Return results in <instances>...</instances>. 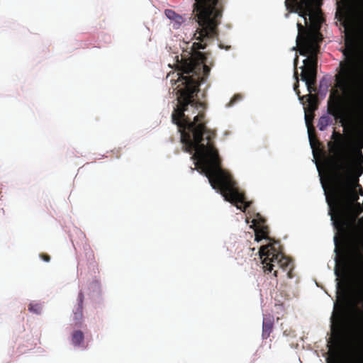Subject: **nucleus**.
Returning a JSON list of instances; mask_svg holds the SVG:
<instances>
[{
  "instance_id": "nucleus-1",
  "label": "nucleus",
  "mask_w": 363,
  "mask_h": 363,
  "mask_svg": "<svg viewBox=\"0 0 363 363\" xmlns=\"http://www.w3.org/2000/svg\"><path fill=\"white\" fill-rule=\"evenodd\" d=\"M193 14L199 25L194 36L199 42L193 43L191 56L182 57L178 64L181 72L177 74L178 77L174 82L179 83L176 93L177 104L172 112V121L181 133L184 150L191 154L194 152L191 159L195 161L197 169L208 178L213 189L220 191L225 201L245 212L251 202L245 201V194L239 191L236 182L222 169L218 151L213 141L216 132L206 127V106L196 99L201 81L210 72L206 65L207 57L199 50L205 49L208 41L218 38L222 16L212 30L209 23L211 16L206 20L207 23H203L196 11L195 3Z\"/></svg>"
},
{
  "instance_id": "nucleus-2",
  "label": "nucleus",
  "mask_w": 363,
  "mask_h": 363,
  "mask_svg": "<svg viewBox=\"0 0 363 363\" xmlns=\"http://www.w3.org/2000/svg\"><path fill=\"white\" fill-rule=\"evenodd\" d=\"M359 62L354 55L340 62L335 76L338 87L347 101V108L342 113L337 101L328 103V112L341 118L342 125L350 127L363 135V82H359Z\"/></svg>"
},
{
  "instance_id": "nucleus-3",
  "label": "nucleus",
  "mask_w": 363,
  "mask_h": 363,
  "mask_svg": "<svg viewBox=\"0 0 363 363\" xmlns=\"http://www.w3.org/2000/svg\"><path fill=\"white\" fill-rule=\"evenodd\" d=\"M296 12L303 18L305 24L308 23V16L311 21L312 32H307L303 26L298 23V34L296 38L299 53L303 56H308L303 60V66L301 77L302 81H306L308 88L311 91V86L315 83L317 77V55L320 51L319 43L323 37L319 32L323 21L321 11L314 10L311 0H301L297 3Z\"/></svg>"
},
{
  "instance_id": "nucleus-4",
  "label": "nucleus",
  "mask_w": 363,
  "mask_h": 363,
  "mask_svg": "<svg viewBox=\"0 0 363 363\" xmlns=\"http://www.w3.org/2000/svg\"><path fill=\"white\" fill-rule=\"evenodd\" d=\"M363 172V167H360L357 173L354 172L350 163H338L335 169L333 171L331 177L330 195L326 194L327 202L331 209L337 213H342L343 202L349 193H354L355 186L360 188V194L363 195L361 186L358 184L359 177ZM323 187L326 193L325 184Z\"/></svg>"
},
{
  "instance_id": "nucleus-5",
  "label": "nucleus",
  "mask_w": 363,
  "mask_h": 363,
  "mask_svg": "<svg viewBox=\"0 0 363 363\" xmlns=\"http://www.w3.org/2000/svg\"><path fill=\"white\" fill-rule=\"evenodd\" d=\"M260 258L262 259V268L265 274L273 272L275 277L278 276V270L274 269L277 267L281 269L283 272L289 279L294 277L293 269L294 264L289 257L284 256L279 242L274 241L272 243L262 245L259 250Z\"/></svg>"
},
{
  "instance_id": "nucleus-6",
  "label": "nucleus",
  "mask_w": 363,
  "mask_h": 363,
  "mask_svg": "<svg viewBox=\"0 0 363 363\" xmlns=\"http://www.w3.org/2000/svg\"><path fill=\"white\" fill-rule=\"evenodd\" d=\"M196 11L199 16V19L203 23H207L206 20L209 16V21L212 30L217 25L219 18L223 16V5L220 0H194Z\"/></svg>"
},
{
  "instance_id": "nucleus-7",
  "label": "nucleus",
  "mask_w": 363,
  "mask_h": 363,
  "mask_svg": "<svg viewBox=\"0 0 363 363\" xmlns=\"http://www.w3.org/2000/svg\"><path fill=\"white\" fill-rule=\"evenodd\" d=\"M332 139L334 142H329L328 145L330 151L337 156L333 164V171L335 169L336 164L338 163H350L345 150V142L343 135L336 131H333Z\"/></svg>"
},
{
  "instance_id": "nucleus-8",
  "label": "nucleus",
  "mask_w": 363,
  "mask_h": 363,
  "mask_svg": "<svg viewBox=\"0 0 363 363\" xmlns=\"http://www.w3.org/2000/svg\"><path fill=\"white\" fill-rule=\"evenodd\" d=\"M350 11L351 16L344 23V26H352L358 35L363 38V0H352Z\"/></svg>"
},
{
  "instance_id": "nucleus-9",
  "label": "nucleus",
  "mask_w": 363,
  "mask_h": 363,
  "mask_svg": "<svg viewBox=\"0 0 363 363\" xmlns=\"http://www.w3.org/2000/svg\"><path fill=\"white\" fill-rule=\"evenodd\" d=\"M345 300L343 299L342 303L339 305V308L337 309V304H335V310L331 317V331L333 336L339 340L341 337L344 320H345Z\"/></svg>"
},
{
  "instance_id": "nucleus-10",
  "label": "nucleus",
  "mask_w": 363,
  "mask_h": 363,
  "mask_svg": "<svg viewBox=\"0 0 363 363\" xmlns=\"http://www.w3.org/2000/svg\"><path fill=\"white\" fill-rule=\"evenodd\" d=\"M341 251L342 257L345 262L360 267L363 266V255L357 245L344 243Z\"/></svg>"
},
{
  "instance_id": "nucleus-11",
  "label": "nucleus",
  "mask_w": 363,
  "mask_h": 363,
  "mask_svg": "<svg viewBox=\"0 0 363 363\" xmlns=\"http://www.w3.org/2000/svg\"><path fill=\"white\" fill-rule=\"evenodd\" d=\"M298 62V57L297 55H296L294 60V76L296 79V82L294 84V89L296 94L298 95L300 101H302L304 98H307V101H308L309 105L313 106L314 96L311 94V93L313 91H315V90H316V89L315 87L316 85V82L315 83L314 85H312L311 89V91H309V89L308 88V85H306L307 89L309 92V94L308 95L302 96L300 95V90L298 89V71H297ZM304 82H306V84H307L306 82V81H304Z\"/></svg>"
},
{
  "instance_id": "nucleus-12",
  "label": "nucleus",
  "mask_w": 363,
  "mask_h": 363,
  "mask_svg": "<svg viewBox=\"0 0 363 363\" xmlns=\"http://www.w3.org/2000/svg\"><path fill=\"white\" fill-rule=\"evenodd\" d=\"M274 317L271 315H266L263 318L262 323V338L267 339L273 330Z\"/></svg>"
},
{
  "instance_id": "nucleus-13",
  "label": "nucleus",
  "mask_w": 363,
  "mask_h": 363,
  "mask_svg": "<svg viewBox=\"0 0 363 363\" xmlns=\"http://www.w3.org/2000/svg\"><path fill=\"white\" fill-rule=\"evenodd\" d=\"M315 108V107H313L311 113H306L305 114L306 124L308 128V138L311 145L313 143V138H315V128L313 125V120L314 118L313 111Z\"/></svg>"
},
{
  "instance_id": "nucleus-14",
  "label": "nucleus",
  "mask_w": 363,
  "mask_h": 363,
  "mask_svg": "<svg viewBox=\"0 0 363 363\" xmlns=\"http://www.w3.org/2000/svg\"><path fill=\"white\" fill-rule=\"evenodd\" d=\"M84 294L80 291L78 294L77 301L78 306L74 311V318L76 320V324L81 323V320L83 317V302H84Z\"/></svg>"
},
{
  "instance_id": "nucleus-15",
  "label": "nucleus",
  "mask_w": 363,
  "mask_h": 363,
  "mask_svg": "<svg viewBox=\"0 0 363 363\" xmlns=\"http://www.w3.org/2000/svg\"><path fill=\"white\" fill-rule=\"evenodd\" d=\"M164 13L169 19L174 21V28H178L184 22L182 16L177 14L172 9H166Z\"/></svg>"
},
{
  "instance_id": "nucleus-16",
  "label": "nucleus",
  "mask_w": 363,
  "mask_h": 363,
  "mask_svg": "<svg viewBox=\"0 0 363 363\" xmlns=\"http://www.w3.org/2000/svg\"><path fill=\"white\" fill-rule=\"evenodd\" d=\"M84 335L81 330H74L72 334V343L75 347H84Z\"/></svg>"
},
{
  "instance_id": "nucleus-17",
  "label": "nucleus",
  "mask_w": 363,
  "mask_h": 363,
  "mask_svg": "<svg viewBox=\"0 0 363 363\" xmlns=\"http://www.w3.org/2000/svg\"><path fill=\"white\" fill-rule=\"evenodd\" d=\"M331 121L332 120L328 116H323L319 118L317 126L320 130L323 131L327 128Z\"/></svg>"
},
{
  "instance_id": "nucleus-18",
  "label": "nucleus",
  "mask_w": 363,
  "mask_h": 363,
  "mask_svg": "<svg viewBox=\"0 0 363 363\" xmlns=\"http://www.w3.org/2000/svg\"><path fill=\"white\" fill-rule=\"evenodd\" d=\"M254 230L255 232H257L258 234L262 235L267 238V240H271V238L268 235L269 233V227L265 224L254 227Z\"/></svg>"
},
{
  "instance_id": "nucleus-19",
  "label": "nucleus",
  "mask_w": 363,
  "mask_h": 363,
  "mask_svg": "<svg viewBox=\"0 0 363 363\" xmlns=\"http://www.w3.org/2000/svg\"><path fill=\"white\" fill-rule=\"evenodd\" d=\"M251 222L252 225H250V228H254L258 225H264L266 220L259 213H257L255 218H254Z\"/></svg>"
},
{
  "instance_id": "nucleus-20",
  "label": "nucleus",
  "mask_w": 363,
  "mask_h": 363,
  "mask_svg": "<svg viewBox=\"0 0 363 363\" xmlns=\"http://www.w3.org/2000/svg\"><path fill=\"white\" fill-rule=\"evenodd\" d=\"M328 363H339V355L338 352L335 350L333 352H330L329 356L327 358Z\"/></svg>"
},
{
  "instance_id": "nucleus-21",
  "label": "nucleus",
  "mask_w": 363,
  "mask_h": 363,
  "mask_svg": "<svg viewBox=\"0 0 363 363\" xmlns=\"http://www.w3.org/2000/svg\"><path fill=\"white\" fill-rule=\"evenodd\" d=\"M29 311L34 313L35 314H40L42 311V306L39 303H30L28 306Z\"/></svg>"
},
{
  "instance_id": "nucleus-22",
  "label": "nucleus",
  "mask_w": 363,
  "mask_h": 363,
  "mask_svg": "<svg viewBox=\"0 0 363 363\" xmlns=\"http://www.w3.org/2000/svg\"><path fill=\"white\" fill-rule=\"evenodd\" d=\"M255 240L257 242H260L262 239L267 240V238H266L263 235L258 234L257 232H255Z\"/></svg>"
},
{
  "instance_id": "nucleus-23",
  "label": "nucleus",
  "mask_w": 363,
  "mask_h": 363,
  "mask_svg": "<svg viewBox=\"0 0 363 363\" xmlns=\"http://www.w3.org/2000/svg\"><path fill=\"white\" fill-rule=\"evenodd\" d=\"M40 257L45 262H48L50 261V257L47 254L41 253L40 254Z\"/></svg>"
},
{
  "instance_id": "nucleus-24",
  "label": "nucleus",
  "mask_w": 363,
  "mask_h": 363,
  "mask_svg": "<svg viewBox=\"0 0 363 363\" xmlns=\"http://www.w3.org/2000/svg\"><path fill=\"white\" fill-rule=\"evenodd\" d=\"M241 96L240 95H235L230 101V104H233L236 101L240 100Z\"/></svg>"
},
{
  "instance_id": "nucleus-25",
  "label": "nucleus",
  "mask_w": 363,
  "mask_h": 363,
  "mask_svg": "<svg viewBox=\"0 0 363 363\" xmlns=\"http://www.w3.org/2000/svg\"><path fill=\"white\" fill-rule=\"evenodd\" d=\"M219 48H221V49H223L225 48V50H229L230 48V46H224L223 45H222L221 43L219 44Z\"/></svg>"
},
{
  "instance_id": "nucleus-26",
  "label": "nucleus",
  "mask_w": 363,
  "mask_h": 363,
  "mask_svg": "<svg viewBox=\"0 0 363 363\" xmlns=\"http://www.w3.org/2000/svg\"><path fill=\"white\" fill-rule=\"evenodd\" d=\"M357 311L361 315V323L363 325V312L359 309H357Z\"/></svg>"
},
{
  "instance_id": "nucleus-27",
  "label": "nucleus",
  "mask_w": 363,
  "mask_h": 363,
  "mask_svg": "<svg viewBox=\"0 0 363 363\" xmlns=\"http://www.w3.org/2000/svg\"><path fill=\"white\" fill-rule=\"evenodd\" d=\"M359 154L360 157H361V159H362L361 162H363V155L362 154V152H361V151H359Z\"/></svg>"
},
{
  "instance_id": "nucleus-28",
  "label": "nucleus",
  "mask_w": 363,
  "mask_h": 363,
  "mask_svg": "<svg viewBox=\"0 0 363 363\" xmlns=\"http://www.w3.org/2000/svg\"><path fill=\"white\" fill-rule=\"evenodd\" d=\"M335 245H337V240L335 238ZM335 252L337 253V247L335 248Z\"/></svg>"
},
{
  "instance_id": "nucleus-29",
  "label": "nucleus",
  "mask_w": 363,
  "mask_h": 363,
  "mask_svg": "<svg viewBox=\"0 0 363 363\" xmlns=\"http://www.w3.org/2000/svg\"><path fill=\"white\" fill-rule=\"evenodd\" d=\"M246 222H247V223H250V221H249V218H247V219H246Z\"/></svg>"
},
{
  "instance_id": "nucleus-30",
  "label": "nucleus",
  "mask_w": 363,
  "mask_h": 363,
  "mask_svg": "<svg viewBox=\"0 0 363 363\" xmlns=\"http://www.w3.org/2000/svg\"><path fill=\"white\" fill-rule=\"evenodd\" d=\"M355 200H357L358 199V196L357 195H355V198H354Z\"/></svg>"
},
{
  "instance_id": "nucleus-31",
  "label": "nucleus",
  "mask_w": 363,
  "mask_h": 363,
  "mask_svg": "<svg viewBox=\"0 0 363 363\" xmlns=\"http://www.w3.org/2000/svg\"><path fill=\"white\" fill-rule=\"evenodd\" d=\"M191 172H194V169L191 168Z\"/></svg>"
}]
</instances>
